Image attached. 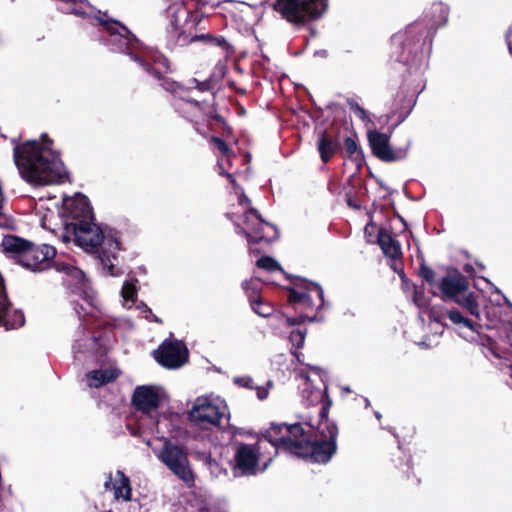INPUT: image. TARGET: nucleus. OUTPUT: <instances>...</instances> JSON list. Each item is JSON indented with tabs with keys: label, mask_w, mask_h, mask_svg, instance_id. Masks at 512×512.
Returning a JSON list of instances; mask_svg holds the SVG:
<instances>
[{
	"label": "nucleus",
	"mask_w": 512,
	"mask_h": 512,
	"mask_svg": "<svg viewBox=\"0 0 512 512\" xmlns=\"http://www.w3.org/2000/svg\"><path fill=\"white\" fill-rule=\"evenodd\" d=\"M291 440H299V441H302V448H298L297 451L298 452H304V447L305 446H309V441L308 439L306 438L305 434H304V430L302 429V432L300 435H293V434H290L288 436Z\"/></svg>",
	"instance_id": "nucleus-36"
},
{
	"label": "nucleus",
	"mask_w": 512,
	"mask_h": 512,
	"mask_svg": "<svg viewBox=\"0 0 512 512\" xmlns=\"http://www.w3.org/2000/svg\"><path fill=\"white\" fill-rule=\"evenodd\" d=\"M306 331L294 330L290 334V341L296 348H301L304 344Z\"/></svg>",
	"instance_id": "nucleus-31"
},
{
	"label": "nucleus",
	"mask_w": 512,
	"mask_h": 512,
	"mask_svg": "<svg viewBox=\"0 0 512 512\" xmlns=\"http://www.w3.org/2000/svg\"><path fill=\"white\" fill-rule=\"evenodd\" d=\"M121 295L124 301V306L130 308L136 297L135 284L131 281H126L122 287Z\"/></svg>",
	"instance_id": "nucleus-27"
},
{
	"label": "nucleus",
	"mask_w": 512,
	"mask_h": 512,
	"mask_svg": "<svg viewBox=\"0 0 512 512\" xmlns=\"http://www.w3.org/2000/svg\"><path fill=\"white\" fill-rule=\"evenodd\" d=\"M380 229H377V227L373 223H368L365 226L364 233L367 238L368 242H377V234Z\"/></svg>",
	"instance_id": "nucleus-32"
},
{
	"label": "nucleus",
	"mask_w": 512,
	"mask_h": 512,
	"mask_svg": "<svg viewBox=\"0 0 512 512\" xmlns=\"http://www.w3.org/2000/svg\"><path fill=\"white\" fill-rule=\"evenodd\" d=\"M448 317L454 324L461 325L469 330V333H460L464 338L474 340L473 334L475 333V329L469 319L463 317L457 310L449 311Z\"/></svg>",
	"instance_id": "nucleus-24"
},
{
	"label": "nucleus",
	"mask_w": 512,
	"mask_h": 512,
	"mask_svg": "<svg viewBox=\"0 0 512 512\" xmlns=\"http://www.w3.org/2000/svg\"><path fill=\"white\" fill-rule=\"evenodd\" d=\"M301 432L302 426L300 424H277L267 429L264 438L274 447H282L295 455H305L304 452L297 451L298 448H302V441L291 440L288 437L290 434L300 435Z\"/></svg>",
	"instance_id": "nucleus-9"
},
{
	"label": "nucleus",
	"mask_w": 512,
	"mask_h": 512,
	"mask_svg": "<svg viewBox=\"0 0 512 512\" xmlns=\"http://www.w3.org/2000/svg\"><path fill=\"white\" fill-rule=\"evenodd\" d=\"M506 40H507V43H508L509 50L512 53V26L507 31Z\"/></svg>",
	"instance_id": "nucleus-42"
},
{
	"label": "nucleus",
	"mask_w": 512,
	"mask_h": 512,
	"mask_svg": "<svg viewBox=\"0 0 512 512\" xmlns=\"http://www.w3.org/2000/svg\"><path fill=\"white\" fill-rule=\"evenodd\" d=\"M421 273H422V276L424 277V279L426 281H428L429 283L433 282V280H434V272L431 269L423 268Z\"/></svg>",
	"instance_id": "nucleus-41"
},
{
	"label": "nucleus",
	"mask_w": 512,
	"mask_h": 512,
	"mask_svg": "<svg viewBox=\"0 0 512 512\" xmlns=\"http://www.w3.org/2000/svg\"><path fill=\"white\" fill-rule=\"evenodd\" d=\"M289 301L305 309L320 308L323 305V290L318 284L303 280L290 290Z\"/></svg>",
	"instance_id": "nucleus-10"
},
{
	"label": "nucleus",
	"mask_w": 512,
	"mask_h": 512,
	"mask_svg": "<svg viewBox=\"0 0 512 512\" xmlns=\"http://www.w3.org/2000/svg\"><path fill=\"white\" fill-rule=\"evenodd\" d=\"M337 434L338 428L334 423L328 419L322 420L318 438L313 443L309 441V446L304 447L305 455L298 456L309 457L315 463H327L336 451Z\"/></svg>",
	"instance_id": "nucleus-5"
},
{
	"label": "nucleus",
	"mask_w": 512,
	"mask_h": 512,
	"mask_svg": "<svg viewBox=\"0 0 512 512\" xmlns=\"http://www.w3.org/2000/svg\"><path fill=\"white\" fill-rule=\"evenodd\" d=\"M251 306L255 313L262 317H267L272 313V307L268 304L262 303L258 298L251 301Z\"/></svg>",
	"instance_id": "nucleus-28"
},
{
	"label": "nucleus",
	"mask_w": 512,
	"mask_h": 512,
	"mask_svg": "<svg viewBox=\"0 0 512 512\" xmlns=\"http://www.w3.org/2000/svg\"><path fill=\"white\" fill-rule=\"evenodd\" d=\"M53 141L43 134L39 140L26 141L14 147V161L22 178L35 186L63 183L67 170L52 147Z\"/></svg>",
	"instance_id": "nucleus-1"
},
{
	"label": "nucleus",
	"mask_w": 512,
	"mask_h": 512,
	"mask_svg": "<svg viewBox=\"0 0 512 512\" xmlns=\"http://www.w3.org/2000/svg\"><path fill=\"white\" fill-rule=\"evenodd\" d=\"M368 140L374 155L381 160L398 161L404 159L408 154V146L393 150L389 145V137L378 131H369Z\"/></svg>",
	"instance_id": "nucleus-12"
},
{
	"label": "nucleus",
	"mask_w": 512,
	"mask_h": 512,
	"mask_svg": "<svg viewBox=\"0 0 512 512\" xmlns=\"http://www.w3.org/2000/svg\"><path fill=\"white\" fill-rule=\"evenodd\" d=\"M156 457L177 477L185 482L193 480L188 455L183 448L166 441L162 448H153Z\"/></svg>",
	"instance_id": "nucleus-6"
},
{
	"label": "nucleus",
	"mask_w": 512,
	"mask_h": 512,
	"mask_svg": "<svg viewBox=\"0 0 512 512\" xmlns=\"http://www.w3.org/2000/svg\"><path fill=\"white\" fill-rule=\"evenodd\" d=\"M495 292L498 294L500 293L499 289H497V288H495Z\"/></svg>",
	"instance_id": "nucleus-49"
},
{
	"label": "nucleus",
	"mask_w": 512,
	"mask_h": 512,
	"mask_svg": "<svg viewBox=\"0 0 512 512\" xmlns=\"http://www.w3.org/2000/svg\"><path fill=\"white\" fill-rule=\"evenodd\" d=\"M162 86L164 89L171 91L172 93H177L178 90H181V86L179 84L169 79H165Z\"/></svg>",
	"instance_id": "nucleus-39"
},
{
	"label": "nucleus",
	"mask_w": 512,
	"mask_h": 512,
	"mask_svg": "<svg viewBox=\"0 0 512 512\" xmlns=\"http://www.w3.org/2000/svg\"><path fill=\"white\" fill-rule=\"evenodd\" d=\"M318 150L320 152L321 159L324 162H327L335 153V145L325 135H322L318 142Z\"/></svg>",
	"instance_id": "nucleus-26"
},
{
	"label": "nucleus",
	"mask_w": 512,
	"mask_h": 512,
	"mask_svg": "<svg viewBox=\"0 0 512 512\" xmlns=\"http://www.w3.org/2000/svg\"><path fill=\"white\" fill-rule=\"evenodd\" d=\"M273 387V384L271 381H269L266 386L264 387H257L256 388V392H257V397L259 400H265L268 395H269V392H270V389Z\"/></svg>",
	"instance_id": "nucleus-35"
},
{
	"label": "nucleus",
	"mask_w": 512,
	"mask_h": 512,
	"mask_svg": "<svg viewBox=\"0 0 512 512\" xmlns=\"http://www.w3.org/2000/svg\"><path fill=\"white\" fill-rule=\"evenodd\" d=\"M306 319L309 320L310 322L314 321V318H312V317L301 315L298 318L287 317L286 322L288 325L293 326L297 323L305 321Z\"/></svg>",
	"instance_id": "nucleus-40"
},
{
	"label": "nucleus",
	"mask_w": 512,
	"mask_h": 512,
	"mask_svg": "<svg viewBox=\"0 0 512 512\" xmlns=\"http://www.w3.org/2000/svg\"><path fill=\"white\" fill-rule=\"evenodd\" d=\"M344 391L350 392V389L349 388H344Z\"/></svg>",
	"instance_id": "nucleus-48"
},
{
	"label": "nucleus",
	"mask_w": 512,
	"mask_h": 512,
	"mask_svg": "<svg viewBox=\"0 0 512 512\" xmlns=\"http://www.w3.org/2000/svg\"><path fill=\"white\" fill-rule=\"evenodd\" d=\"M233 382L240 387L251 388V389L253 388V386H252L253 380L250 376L235 377L233 379Z\"/></svg>",
	"instance_id": "nucleus-34"
},
{
	"label": "nucleus",
	"mask_w": 512,
	"mask_h": 512,
	"mask_svg": "<svg viewBox=\"0 0 512 512\" xmlns=\"http://www.w3.org/2000/svg\"><path fill=\"white\" fill-rule=\"evenodd\" d=\"M257 266L267 271L280 270V265L271 257L264 256L257 261Z\"/></svg>",
	"instance_id": "nucleus-29"
},
{
	"label": "nucleus",
	"mask_w": 512,
	"mask_h": 512,
	"mask_svg": "<svg viewBox=\"0 0 512 512\" xmlns=\"http://www.w3.org/2000/svg\"><path fill=\"white\" fill-rule=\"evenodd\" d=\"M438 8H439V10H440L441 12H444V13L446 14V9H445V7H443L442 5H439V6H438Z\"/></svg>",
	"instance_id": "nucleus-45"
},
{
	"label": "nucleus",
	"mask_w": 512,
	"mask_h": 512,
	"mask_svg": "<svg viewBox=\"0 0 512 512\" xmlns=\"http://www.w3.org/2000/svg\"><path fill=\"white\" fill-rule=\"evenodd\" d=\"M239 201L241 205L248 203V199L246 198L245 195H240Z\"/></svg>",
	"instance_id": "nucleus-43"
},
{
	"label": "nucleus",
	"mask_w": 512,
	"mask_h": 512,
	"mask_svg": "<svg viewBox=\"0 0 512 512\" xmlns=\"http://www.w3.org/2000/svg\"><path fill=\"white\" fill-rule=\"evenodd\" d=\"M377 243L386 256L393 259L400 256V245L385 230H379L377 234Z\"/></svg>",
	"instance_id": "nucleus-22"
},
{
	"label": "nucleus",
	"mask_w": 512,
	"mask_h": 512,
	"mask_svg": "<svg viewBox=\"0 0 512 512\" xmlns=\"http://www.w3.org/2000/svg\"><path fill=\"white\" fill-rule=\"evenodd\" d=\"M119 376V370L114 367L94 370L86 375L90 387H100L114 381Z\"/></svg>",
	"instance_id": "nucleus-21"
},
{
	"label": "nucleus",
	"mask_w": 512,
	"mask_h": 512,
	"mask_svg": "<svg viewBox=\"0 0 512 512\" xmlns=\"http://www.w3.org/2000/svg\"><path fill=\"white\" fill-rule=\"evenodd\" d=\"M30 242L14 235L4 236L1 247L5 254L10 256H21L22 260L28 251Z\"/></svg>",
	"instance_id": "nucleus-20"
},
{
	"label": "nucleus",
	"mask_w": 512,
	"mask_h": 512,
	"mask_svg": "<svg viewBox=\"0 0 512 512\" xmlns=\"http://www.w3.org/2000/svg\"><path fill=\"white\" fill-rule=\"evenodd\" d=\"M154 355L156 360L162 366L169 369H175L186 363L188 359V350L181 341H165L154 352Z\"/></svg>",
	"instance_id": "nucleus-11"
},
{
	"label": "nucleus",
	"mask_w": 512,
	"mask_h": 512,
	"mask_svg": "<svg viewBox=\"0 0 512 512\" xmlns=\"http://www.w3.org/2000/svg\"><path fill=\"white\" fill-rule=\"evenodd\" d=\"M103 25L105 27V29L110 32L112 35L114 34H117L119 35L120 37L124 38L126 40L127 43H131L132 39H131V35H130V32L128 31V29L121 25L120 23L116 22V21H104L103 22Z\"/></svg>",
	"instance_id": "nucleus-25"
},
{
	"label": "nucleus",
	"mask_w": 512,
	"mask_h": 512,
	"mask_svg": "<svg viewBox=\"0 0 512 512\" xmlns=\"http://www.w3.org/2000/svg\"><path fill=\"white\" fill-rule=\"evenodd\" d=\"M64 242L71 240L85 251H92L98 245L101 246L100 260L109 274L114 276L113 271L117 262V252L120 250V243L117 233L112 229H102L91 219L79 220L78 222L65 223V232L61 235Z\"/></svg>",
	"instance_id": "nucleus-2"
},
{
	"label": "nucleus",
	"mask_w": 512,
	"mask_h": 512,
	"mask_svg": "<svg viewBox=\"0 0 512 512\" xmlns=\"http://www.w3.org/2000/svg\"><path fill=\"white\" fill-rule=\"evenodd\" d=\"M56 269L57 271L67 275L66 282L68 285L74 286L76 289L80 290L85 294L83 300L85 304L89 306V310L86 313L94 315L93 310L95 309V307L93 303V298L86 291L88 285L84 273L80 269L66 263H57Z\"/></svg>",
	"instance_id": "nucleus-15"
},
{
	"label": "nucleus",
	"mask_w": 512,
	"mask_h": 512,
	"mask_svg": "<svg viewBox=\"0 0 512 512\" xmlns=\"http://www.w3.org/2000/svg\"><path fill=\"white\" fill-rule=\"evenodd\" d=\"M54 255V247L46 244L39 247H33L30 243L28 251L26 252L22 262L24 266L32 270L42 269L41 264L54 257Z\"/></svg>",
	"instance_id": "nucleus-19"
},
{
	"label": "nucleus",
	"mask_w": 512,
	"mask_h": 512,
	"mask_svg": "<svg viewBox=\"0 0 512 512\" xmlns=\"http://www.w3.org/2000/svg\"><path fill=\"white\" fill-rule=\"evenodd\" d=\"M454 302L464 307L471 315L479 317L480 309L479 304L474 298L473 294L467 290L461 294Z\"/></svg>",
	"instance_id": "nucleus-23"
},
{
	"label": "nucleus",
	"mask_w": 512,
	"mask_h": 512,
	"mask_svg": "<svg viewBox=\"0 0 512 512\" xmlns=\"http://www.w3.org/2000/svg\"><path fill=\"white\" fill-rule=\"evenodd\" d=\"M322 378L321 371L318 368H310L309 371L301 370L298 374V387L302 396L309 404H315L323 397V392L315 386L317 381Z\"/></svg>",
	"instance_id": "nucleus-14"
},
{
	"label": "nucleus",
	"mask_w": 512,
	"mask_h": 512,
	"mask_svg": "<svg viewBox=\"0 0 512 512\" xmlns=\"http://www.w3.org/2000/svg\"><path fill=\"white\" fill-rule=\"evenodd\" d=\"M258 451L252 445H240L235 454V474H255L258 471Z\"/></svg>",
	"instance_id": "nucleus-16"
},
{
	"label": "nucleus",
	"mask_w": 512,
	"mask_h": 512,
	"mask_svg": "<svg viewBox=\"0 0 512 512\" xmlns=\"http://www.w3.org/2000/svg\"><path fill=\"white\" fill-rule=\"evenodd\" d=\"M345 149L350 155H354L358 152V146L354 139L346 138L345 140Z\"/></svg>",
	"instance_id": "nucleus-38"
},
{
	"label": "nucleus",
	"mask_w": 512,
	"mask_h": 512,
	"mask_svg": "<svg viewBox=\"0 0 512 512\" xmlns=\"http://www.w3.org/2000/svg\"><path fill=\"white\" fill-rule=\"evenodd\" d=\"M164 399H166V393L161 387L143 385L135 389L132 402L137 409L149 412L156 409Z\"/></svg>",
	"instance_id": "nucleus-13"
},
{
	"label": "nucleus",
	"mask_w": 512,
	"mask_h": 512,
	"mask_svg": "<svg viewBox=\"0 0 512 512\" xmlns=\"http://www.w3.org/2000/svg\"><path fill=\"white\" fill-rule=\"evenodd\" d=\"M111 485L116 504L115 512H145L142 504L137 499L131 498L130 480L123 472L116 471L110 475V482L106 486Z\"/></svg>",
	"instance_id": "nucleus-7"
},
{
	"label": "nucleus",
	"mask_w": 512,
	"mask_h": 512,
	"mask_svg": "<svg viewBox=\"0 0 512 512\" xmlns=\"http://www.w3.org/2000/svg\"><path fill=\"white\" fill-rule=\"evenodd\" d=\"M162 61H163V64L166 65L167 60L165 58H163Z\"/></svg>",
	"instance_id": "nucleus-47"
},
{
	"label": "nucleus",
	"mask_w": 512,
	"mask_h": 512,
	"mask_svg": "<svg viewBox=\"0 0 512 512\" xmlns=\"http://www.w3.org/2000/svg\"><path fill=\"white\" fill-rule=\"evenodd\" d=\"M63 211L67 214L64 224L68 222H78L79 220L91 219V208L84 195L77 194L66 198L63 202Z\"/></svg>",
	"instance_id": "nucleus-17"
},
{
	"label": "nucleus",
	"mask_w": 512,
	"mask_h": 512,
	"mask_svg": "<svg viewBox=\"0 0 512 512\" xmlns=\"http://www.w3.org/2000/svg\"><path fill=\"white\" fill-rule=\"evenodd\" d=\"M328 8V0H277L275 9L287 21L299 23L321 17Z\"/></svg>",
	"instance_id": "nucleus-4"
},
{
	"label": "nucleus",
	"mask_w": 512,
	"mask_h": 512,
	"mask_svg": "<svg viewBox=\"0 0 512 512\" xmlns=\"http://www.w3.org/2000/svg\"><path fill=\"white\" fill-rule=\"evenodd\" d=\"M207 466L210 471V474L214 478H221L222 476L227 475V471L225 469H223L222 467H220V465L215 460L209 459L207 461Z\"/></svg>",
	"instance_id": "nucleus-30"
},
{
	"label": "nucleus",
	"mask_w": 512,
	"mask_h": 512,
	"mask_svg": "<svg viewBox=\"0 0 512 512\" xmlns=\"http://www.w3.org/2000/svg\"><path fill=\"white\" fill-rule=\"evenodd\" d=\"M236 225L246 234L249 243L271 241L276 237V229L264 222L258 213L251 209L244 213L243 217L236 221Z\"/></svg>",
	"instance_id": "nucleus-8"
},
{
	"label": "nucleus",
	"mask_w": 512,
	"mask_h": 512,
	"mask_svg": "<svg viewBox=\"0 0 512 512\" xmlns=\"http://www.w3.org/2000/svg\"><path fill=\"white\" fill-rule=\"evenodd\" d=\"M444 299L455 301L468 288V282L460 274L448 275L442 278L438 284Z\"/></svg>",
	"instance_id": "nucleus-18"
},
{
	"label": "nucleus",
	"mask_w": 512,
	"mask_h": 512,
	"mask_svg": "<svg viewBox=\"0 0 512 512\" xmlns=\"http://www.w3.org/2000/svg\"><path fill=\"white\" fill-rule=\"evenodd\" d=\"M43 227L47 228V229H50L52 232H55V228H52L50 225H48L47 219H44Z\"/></svg>",
	"instance_id": "nucleus-44"
},
{
	"label": "nucleus",
	"mask_w": 512,
	"mask_h": 512,
	"mask_svg": "<svg viewBox=\"0 0 512 512\" xmlns=\"http://www.w3.org/2000/svg\"><path fill=\"white\" fill-rule=\"evenodd\" d=\"M212 142L216 145L217 149L222 153L223 156H228L229 148L224 141L220 138L213 137Z\"/></svg>",
	"instance_id": "nucleus-37"
},
{
	"label": "nucleus",
	"mask_w": 512,
	"mask_h": 512,
	"mask_svg": "<svg viewBox=\"0 0 512 512\" xmlns=\"http://www.w3.org/2000/svg\"><path fill=\"white\" fill-rule=\"evenodd\" d=\"M414 302H416V304H417L418 306H421V305H422L421 303H419V301L417 300V298H415V299H414Z\"/></svg>",
	"instance_id": "nucleus-46"
},
{
	"label": "nucleus",
	"mask_w": 512,
	"mask_h": 512,
	"mask_svg": "<svg viewBox=\"0 0 512 512\" xmlns=\"http://www.w3.org/2000/svg\"><path fill=\"white\" fill-rule=\"evenodd\" d=\"M228 417L229 409L225 400L215 395L197 397L189 411L191 422L201 427H218Z\"/></svg>",
	"instance_id": "nucleus-3"
},
{
	"label": "nucleus",
	"mask_w": 512,
	"mask_h": 512,
	"mask_svg": "<svg viewBox=\"0 0 512 512\" xmlns=\"http://www.w3.org/2000/svg\"><path fill=\"white\" fill-rule=\"evenodd\" d=\"M349 105L350 109L358 118H360L364 122L369 121L366 111L358 103L350 102Z\"/></svg>",
	"instance_id": "nucleus-33"
}]
</instances>
